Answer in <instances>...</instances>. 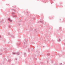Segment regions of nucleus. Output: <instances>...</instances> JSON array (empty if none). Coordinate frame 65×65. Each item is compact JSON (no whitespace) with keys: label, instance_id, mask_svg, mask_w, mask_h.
<instances>
[{"label":"nucleus","instance_id":"f03ea898","mask_svg":"<svg viewBox=\"0 0 65 65\" xmlns=\"http://www.w3.org/2000/svg\"><path fill=\"white\" fill-rule=\"evenodd\" d=\"M19 54H20V53H18V55H19Z\"/></svg>","mask_w":65,"mask_h":65},{"label":"nucleus","instance_id":"f257e3e1","mask_svg":"<svg viewBox=\"0 0 65 65\" xmlns=\"http://www.w3.org/2000/svg\"><path fill=\"white\" fill-rule=\"evenodd\" d=\"M8 20H9V21H10V22H11V21H12V20H11L10 19V18H9L8 19Z\"/></svg>","mask_w":65,"mask_h":65},{"label":"nucleus","instance_id":"7ed1b4c3","mask_svg":"<svg viewBox=\"0 0 65 65\" xmlns=\"http://www.w3.org/2000/svg\"><path fill=\"white\" fill-rule=\"evenodd\" d=\"M61 40H59V41H60Z\"/></svg>","mask_w":65,"mask_h":65}]
</instances>
